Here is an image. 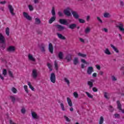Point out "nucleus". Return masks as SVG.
<instances>
[{
  "label": "nucleus",
  "instance_id": "obj_1",
  "mask_svg": "<svg viewBox=\"0 0 124 124\" xmlns=\"http://www.w3.org/2000/svg\"><path fill=\"white\" fill-rule=\"evenodd\" d=\"M6 47L5 38L1 34H0V48L4 50Z\"/></svg>",
  "mask_w": 124,
  "mask_h": 124
},
{
  "label": "nucleus",
  "instance_id": "obj_2",
  "mask_svg": "<svg viewBox=\"0 0 124 124\" xmlns=\"http://www.w3.org/2000/svg\"><path fill=\"white\" fill-rule=\"evenodd\" d=\"M118 24H116V27L118 28L120 31H122L123 33H124V24H122L121 22H119Z\"/></svg>",
  "mask_w": 124,
  "mask_h": 124
},
{
  "label": "nucleus",
  "instance_id": "obj_3",
  "mask_svg": "<svg viewBox=\"0 0 124 124\" xmlns=\"http://www.w3.org/2000/svg\"><path fill=\"white\" fill-rule=\"evenodd\" d=\"M50 81L52 83H56V75L55 73H52L50 75Z\"/></svg>",
  "mask_w": 124,
  "mask_h": 124
},
{
  "label": "nucleus",
  "instance_id": "obj_4",
  "mask_svg": "<svg viewBox=\"0 0 124 124\" xmlns=\"http://www.w3.org/2000/svg\"><path fill=\"white\" fill-rule=\"evenodd\" d=\"M55 28L58 30V31H62L65 29L64 27L61 25H56Z\"/></svg>",
  "mask_w": 124,
  "mask_h": 124
},
{
  "label": "nucleus",
  "instance_id": "obj_5",
  "mask_svg": "<svg viewBox=\"0 0 124 124\" xmlns=\"http://www.w3.org/2000/svg\"><path fill=\"white\" fill-rule=\"evenodd\" d=\"M37 76H38L37 70H36L35 69H33L32 71V78L34 79H36V78H37Z\"/></svg>",
  "mask_w": 124,
  "mask_h": 124
},
{
  "label": "nucleus",
  "instance_id": "obj_6",
  "mask_svg": "<svg viewBox=\"0 0 124 124\" xmlns=\"http://www.w3.org/2000/svg\"><path fill=\"white\" fill-rule=\"evenodd\" d=\"M94 79H90V81H88L87 85L89 86V89H92L93 87V83H94Z\"/></svg>",
  "mask_w": 124,
  "mask_h": 124
},
{
  "label": "nucleus",
  "instance_id": "obj_7",
  "mask_svg": "<svg viewBox=\"0 0 124 124\" xmlns=\"http://www.w3.org/2000/svg\"><path fill=\"white\" fill-rule=\"evenodd\" d=\"M23 14L24 17L26 18V19H27L29 21H31L32 20L31 16H30V15H29V14L26 12H23Z\"/></svg>",
  "mask_w": 124,
  "mask_h": 124
},
{
  "label": "nucleus",
  "instance_id": "obj_8",
  "mask_svg": "<svg viewBox=\"0 0 124 124\" xmlns=\"http://www.w3.org/2000/svg\"><path fill=\"white\" fill-rule=\"evenodd\" d=\"M59 23H60L61 25H65L66 26H67V25H68V22H67V20L64 19H59Z\"/></svg>",
  "mask_w": 124,
  "mask_h": 124
},
{
  "label": "nucleus",
  "instance_id": "obj_9",
  "mask_svg": "<svg viewBox=\"0 0 124 124\" xmlns=\"http://www.w3.org/2000/svg\"><path fill=\"white\" fill-rule=\"evenodd\" d=\"M117 108L120 110V111H122V113L124 114V109L123 110L122 109V104H121V102L120 101H117Z\"/></svg>",
  "mask_w": 124,
  "mask_h": 124
},
{
  "label": "nucleus",
  "instance_id": "obj_10",
  "mask_svg": "<svg viewBox=\"0 0 124 124\" xmlns=\"http://www.w3.org/2000/svg\"><path fill=\"white\" fill-rule=\"evenodd\" d=\"M69 8H67V9H65L63 11V13L65 14L66 16H68L69 17L70 16H71V13L70 12H69Z\"/></svg>",
  "mask_w": 124,
  "mask_h": 124
},
{
  "label": "nucleus",
  "instance_id": "obj_11",
  "mask_svg": "<svg viewBox=\"0 0 124 124\" xmlns=\"http://www.w3.org/2000/svg\"><path fill=\"white\" fill-rule=\"evenodd\" d=\"M87 72L88 75H91L92 73L93 72V66L88 67Z\"/></svg>",
  "mask_w": 124,
  "mask_h": 124
},
{
  "label": "nucleus",
  "instance_id": "obj_12",
  "mask_svg": "<svg viewBox=\"0 0 124 124\" xmlns=\"http://www.w3.org/2000/svg\"><path fill=\"white\" fill-rule=\"evenodd\" d=\"M8 8L10 10V13L12 14V16H15V13H14V9L12 7L11 5H8Z\"/></svg>",
  "mask_w": 124,
  "mask_h": 124
},
{
  "label": "nucleus",
  "instance_id": "obj_13",
  "mask_svg": "<svg viewBox=\"0 0 124 124\" xmlns=\"http://www.w3.org/2000/svg\"><path fill=\"white\" fill-rule=\"evenodd\" d=\"M48 49L51 53V54H53V51H54V46H53V45L52 43H49L48 45Z\"/></svg>",
  "mask_w": 124,
  "mask_h": 124
},
{
  "label": "nucleus",
  "instance_id": "obj_14",
  "mask_svg": "<svg viewBox=\"0 0 124 124\" xmlns=\"http://www.w3.org/2000/svg\"><path fill=\"white\" fill-rule=\"evenodd\" d=\"M7 52H15V47L10 46L7 48Z\"/></svg>",
  "mask_w": 124,
  "mask_h": 124
},
{
  "label": "nucleus",
  "instance_id": "obj_15",
  "mask_svg": "<svg viewBox=\"0 0 124 124\" xmlns=\"http://www.w3.org/2000/svg\"><path fill=\"white\" fill-rule=\"evenodd\" d=\"M72 14L75 19H79V15H78L77 12L72 11Z\"/></svg>",
  "mask_w": 124,
  "mask_h": 124
},
{
  "label": "nucleus",
  "instance_id": "obj_16",
  "mask_svg": "<svg viewBox=\"0 0 124 124\" xmlns=\"http://www.w3.org/2000/svg\"><path fill=\"white\" fill-rule=\"evenodd\" d=\"M32 117L33 119H36V120L39 119V117L37 115V114L34 111H31Z\"/></svg>",
  "mask_w": 124,
  "mask_h": 124
},
{
  "label": "nucleus",
  "instance_id": "obj_17",
  "mask_svg": "<svg viewBox=\"0 0 124 124\" xmlns=\"http://www.w3.org/2000/svg\"><path fill=\"white\" fill-rule=\"evenodd\" d=\"M65 59L67 60V62H71L72 60V56H71V54H68L66 56Z\"/></svg>",
  "mask_w": 124,
  "mask_h": 124
},
{
  "label": "nucleus",
  "instance_id": "obj_18",
  "mask_svg": "<svg viewBox=\"0 0 124 124\" xmlns=\"http://www.w3.org/2000/svg\"><path fill=\"white\" fill-rule=\"evenodd\" d=\"M77 27V24L75 23H73L70 24L68 28L71 30H74V29H76Z\"/></svg>",
  "mask_w": 124,
  "mask_h": 124
},
{
  "label": "nucleus",
  "instance_id": "obj_19",
  "mask_svg": "<svg viewBox=\"0 0 124 124\" xmlns=\"http://www.w3.org/2000/svg\"><path fill=\"white\" fill-rule=\"evenodd\" d=\"M57 35L59 38H60V39H62V40H65V39H66L65 37L63 36L62 34L61 33H57Z\"/></svg>",
  "mask_w": 124,
  "mask_h": 124
},
{
  "label": "nucleus",
  "instance_id": "obj_20",
  "mask_svg": "<svg viewBox=\"0 0 124 124\" xmlns=\"http://www.w3.org/2000/svg\"><path fill=\"white\" fill-rule=\"evenodd\" d=\"M73 63L75 65H77L79 63V59L77 57H75L73 60Z\"/></svg>",
  "mask_w": 124,
  "mask_h": 124
},
{
  "label": "nucleus",
  "instance_id": "obj_21",
  "mask_svg": "<svg viewBox=\"0 0 124 124\" xmlns=\"http://www.w3.org/2000/svg\"><path fill=\"white\" fill-rule=\"evenodd\" d=\"M56 16H54L51 17V18L49 20L48 23L49 24H52L53 22H55L56 21Z\"/></svg>",
  "mask_w": 124,
  "mask_h": 124
},
{
  "label": "nucleus",
  "instance_id": "obj_22",
  "mask_svg": "<svg viewBox=\"0 0 124 124\" xmlns=\"http://www.w3.org/2000/svg\"><path fill=\"white\" fill-rule=\"evenodd\" d=\"M67 101L68 102L69 106H70V107H72V101H71V99L69 98V97L67 98Z\"/></svg>",
  "mask_w": 124,
  "mask_h": 124
},
{
  "label": "nucleus",
  "instance_id": "obj_23",
  "mask_svg": "<svg viewBox=\"0 0 124 124\" xmlns=\"http://www.w3.org/2000/svg\"><path fill=\"white\" fill-rule=\"evenodd\" d=\"M41 23V21L38 17H37L35 19V24L36 25H39Z\"/></svg>",
  "mask_w": 124,
  "mask_h": 124
},
{
  "label": "nucleus",
  "instance_id": "obj_24",
  "mask_svg": "<svg viewBox=\"0 0 124 124\" xmlns=\"http://www.w3.org/2000/svg\"><path fill=\"white\" fill-rule=\"evenodd\" d=\"M28 58L30 61H32V62H35V59H34V58H33V56H32V55H31V54H29L28 55Z\"/></svg>",
  "mask_w": 124,
  "mask_h": 124
},
{
  "label": "nucleus",
  "instance_id": "obj_25",
  "mask_svg": "<svg viewBox=\"0 0 124 124\" xmlns=\"http://www.w3.org/2000/svg\"><path fill=\"white\" fill-rule=\"evenodd\" d=\"M58 58L60 60H62L63 59V53L62 52H60L58 54Z\"/></svg>",
  "mask_w": 124,
  "mask_h": 124
},
{
  "label": "nucleus",
  "instance_id": "obj_26",
  "mask_svg": "<svg viewBox=\"0 0 124 124\" xmlns=\"http://www.w3.org/2000/svg\"><path fill=\"white\" fill-rule=\"evenodd\" d=\"M10 98H11L12 102H13V104H14L15 103V101H16V98L15 97H14L13 95H11L10 96Z\"/></svg>",
  "mask_w": 124,
  "mask_h": 124
},
{
  "label": "nucleus",
  "instance_id": "obj_27",
  "mask_svg": "<svg viewBox=\"0 0 124 124\" xmlns=\"http://www.w3.org/2000/svg\"><path fill=\"white\" fill-rule=\"evenodd\" d=\"M110 46L111 47V48H112L113 49V50L115 51V52H116V53H119V50H118V48H117V47H115V46H114V45L111 44L110 45Z\"/></svg>",
  "mask_w": 124,
  "mask_h": 124
},
{
  "label": "nucleus",
  "instance_id": "obj_28",
  "mask_svg": "<svg viewBox=\"0 0 124 124\" xmlns=\"http://www.w3.org/2000/svg\"><path fill=\"white\" fill-rule=\"evenodd\" d=\"M84 32L86 34L90 33L91 32V28H90V27H87L86 29H85Z\"/></svg>",
  "mask_w": 124,
  "mask_h": 124
},
{
  "label": "nucleus",
  "instance_id": "obj_29",
  "mask_svg": "<svg viewBox=\"0 0 124 124\" xmlns=\"http://www.w3.org/2000/svg\"><path fill=\"white\" fill-rule=\"evenodd\" d=\"M10 29H9V28L7 27L5 30V33L6 35H7V36H9V33L10 32Z\"/></svg>",
  "mask_w": 124,
  "mask_h": 124
},
{
  "label": "nucleus",
  "instance_id": "obj_30",
  "mask_svg": "<svg viewBox=\"0 0 124 124\" xmlns=\"http://www.w3.org/2000/svg\"><path fill=\"white\" fill-rule=\"evenodd\" d=\"M28 85L29 86V88L32 90V91H34V88L32 87L31 85V82L28 81Z\"/></svg>",
  "mask_w": 124,
  "mask_h": 124
},
{
  "label": "nucleus",
  "instance_id": "obj_31",
  "mask_svg": "<svg viewBox=\"0 0 124 124\" xmlns=\"http://www.w3.org/2000/svg\"><path fill=\"white\" fill-rule=\"evenodd\" d=\"M104 17H105V18H109V17H111V15L108 13H105L104 14Z\"/></svg>",
  "mask_w": 124,
  "mask_h": 124
},
{
  "label": "nucleus",
  "instance_id": "obj_32",
  "mask_svg": "<svg viewBox=\"0 0 124 124\" xmlns=\"http://www.w3.org/2000/svg\"><path fill=\"white\" fill-rule=\"evenodd\" d=\"M78 56L79 57H81L82 58H86L87 57V55L85 54H83V53H78Z\"/></svg>",
  "mask_w": 124,
  "mask_h": 124
},
{
  "label": "nucleus",
  "instance_id": "obj_33",
  "mask_svg": "<svg viewBox=\"0 0 124 124\" xmlns=\"http://www.w3.org/2000/svg\"><path fill=\"white\" fill-rule=\"evenodd\" d=\"M41 50L42 52H45V46L43 44H41Z\"/></svg>",
  "mask_w": 124,
  "mask_h": 124
},
{
  "label": "nucleus",
  "instance_id": "obj_34",
  "mask_svg": "<svg viewBox=\"0 0 124 124\" xmlns=\"http://www.w3.org/2000/svg\"><path fill=\"white\" fill-rule=\"evenodd\" d=\"M54 65L56 70L58 71V70H59V66L58 65V63L56 61L54 62Z\"/></svg>",
  "mask_w": 124,
  "mask_h": 124
},
{
  "label": "nucleus",
  "instance_id": "obj_35",
  "mask_svg": "<svg viewBox=\"0 0 124 124\" xmlns=\"http://www.w3.org/2000/svg\"><path fill=\"white\" fill-rule=\"evenodd\" d=\"M104 52L107 55H111V52H110V50H109V49L106 48V50L104 51Z\"/></svg>",
  "mask_w": 124,
  "mask_h": 124
},
{
  "label": "nucleus",
  "instance_id": "obj_36",
  "mask_svg": "<svg viewBox=\"0 0 124 124\" xmlns=\"http://www.w3.org/2000/svg\"><path fill=\"white\" fill-rule=\"evenodd\" d=\"M52 15L54 16H56V12L55 11V8L53 7H52V9L51 11Z\"/></svg>",
  "mask_w": 124,
  "mask_h": 124
},
{
  "label": "nucleus",
  "instance_id": "obj_37",
  "mask_svg": "<svg viewBox=\"0 0 124 124\" xmlns=\"http://www.w3.org/2000/svg\"><path fill=\"white\" fill-rule=\"evenodd\" d=\"M78 21L80 24H85V23H86V21L81 18H78Z\"/></svg>",
  "mask_w": 124,
  "mask_h": 124
},
{
  "label": "nucleus",
  "instance_id": "obj_38",
  "mask_svg": "<svg viewBox=\"0 0 124 124\" xmlns=\"http://www.w3.org/2000/svg\"><path fill=\"white\" fill-rule=\"evenodd\" d=\"M8 73L10 77H11V78H14V76H13V73L10 70L8 71Z\"/></svg>",
  "mask_w": 124,
  "mask_h": 124
},
{
  "label": "nucleus",
  "instance_id": "obj_39",
  "mask_svg": "<svg viewBox=\"0 0 124 124\" xmlns=\"http://www.w3.org/2000/svg\"><path fill=\"white\" fill-rule=\"evenodd\" d=\"M104 121V119L103 118V117L101 116L100 118L99 124H103Z\"/></svg>",
  "mask_w": 124,
  "mask_h": 124
},
{
  "label": "nucleus",
  "instance_id": "obj_40",
  "mask_svg": "<svg viewBox=\"0 0 124 124\" xmlns=\"http://www.w3.org/2000/svg\"><path fill=\"white\" fill-rule=\"evenodd\" d=\"M85 93L87 94V96L89 97V98H93V95L91 94V93H89V92H85Z\"/></svg>",
  "mask_w": 124,
  "mask_h": 124
},
{
  "label": "nucleus",
  "instance_id": "obj_41",
  "mask_svg": "<svg viewBox=\"0 0 124 124\" xmlns=\"http://www.w3.org/2000/svg\"><path fill=\"white\" fill-rule=\"evenodd\" d=\"M64 81L67 84L68 86H69L70 84L69 80L67 78H64Z\"/></svg>",
  "mask_w": 124,
  "mask_h": 124
},
{
  "label": "nucleus",
  "instance_id": "obj_42",
  "mask_svg": "<svg viewBox=\"0 0 124 124\" xmlns=\"http://www.w3.org/2000/svg\"><path fill=\"white\" fill-rule=\"evenodd\" d=\"M2 74L4 76H5L7 74V71L6 70V69H3Z\"/></svg>",
  "mask_w": 124,
  "mask_h": 124
},
{
  "label": "nucleus",
  "instance_id": "obj_43",
  "mask_svg": "<svg viewBox=\"0 0 124 124\" xmlns=\"http://www.w3.org/2000/svg\"><path fill=\"white\" fill-rule=\"evenodd\" d=\"M24 89L25 92L27 93H29V90H28V86L24 85Z\"/></svg>",
  "mask_w": 124,
  "mask_h": 124
},
{
  "label": "nucleus",
  "instance_id": "obj_44",
  "mask_svg": "<svg viewBox=\"0 0 124 124\" xmlns=\"http://www.w3.org/2000/svg\"><path fill=\"white\" fill-rule=\"evenodd\" d=\"M28 7H29V10H30V11H32L34 9L33 7L31 5H29Z\"/></svg>",
  "mask_w": 124,
  "mask_h": 124
},
{
  "label": "nucleus",
  "instance_id": "obj_45",
  "mask_svg": "<svg viewBox=\"0 0 124 124\" xmlns=\"http://www.w3.org/2000/svg\"><path fill=\"white\" fill-rule=\"evenodd\" d=\"M58 14L59 17H63V14L62 12L61 11L58 12Z\"/></svg>",
  "mask_w": 124,
  "mask_h": 124
},
{
  "label": "nucleus",
  "instance_id": "obj_46",
  "mask_svg": "<svg viewBox=\"0 0 124 124\" xmlns=\"http://www.w3.org/2000/svg\"><path fill=\"white\" fill-rule=\"evenodd\" d=\"M12 91L13 92V93H17V89H16V88H15V87H13L12 88Z\"/></svg>",
  "mask_w": 124,
  "mask_h": 124
},
{
  "label": "nucleus",
  "instance_id": "obj_47",
  "mask_svg": "<svg viewBox=\"0 0 124 124\" xmlns=\"http://www.w3.org/2000/svg\"><path fill=\"white\" fill-rule=\"evenodd\" d=\"M61 107L62 108V111L65 110V109L64 108V105H63V103L61 104Z\"/></svg>",
  "mask_w": 124,
  "mask_h": 124
},
{
  "label": "nucleus",
  "instance_id": "obj_48",
  "mask_svg": "<svg viewBox=\"0 0 124 124\" xmlns=\"http://www.w3.org/2000/svg\"><path fill=\"white\" fill-rule=\"evenodd\" d=\"M114 118H117V119H120V118H121V116L119 114H115Z\"/></svg>",
  "mask_w": 124,
  "mask_h": 124
},
{
  "label": "nucleus",
  "instance_id": "obj_49",
  "mask_svg": "<svg viewBox=\"0 0 124 124\" xmlns=\"http://www.w3.org/2000/svg\"><path fill=\"white\" fill-rule=\"evenodd\" d=\"M21 112L22 114H25L26 113V109L25 108H23L21 109Z\"/></svg>",
  "mask_w": 124,
  "mask_h": 124
},
{
  "label": "nucleus",
  "instance_id": "obj_50",
  "mask_svg": "<svg viewBox=\"0 0 124 124\" xmlns=\"http://www.w3.org/2000/svg\"><path fill=\"white\" fill-rule=\"evenodd\" d=\"M74 96H75V97L76 98H78V93H77V92H74Z\"/></svg>",
  "mask_w": 124,
  "mask_h": 124
},
{
  "label": "nucleus",
  "instance_id": "obj_51",
  "mask_svg": "<svg viewBox=\"0 0 124 124\" xmlns=\"http://www.w3.org/2000/svg\"><path fill=\"white\" fill-rule=\"evenodd\" d=\"M81 62L83 63H85L86 64H88V62H87L86 61V60H85V59H81Z\"/></svg>",
  "mask_w": 124,
  "mask_h": 124
},
{
  "label": "nucleus",
  "instance_id": "obj_52",
  "mask_svg": "<svg viewBox=\"0 0 124 124\" xmlns=\"http://www.w3.org/2000/svg\"><path fill=\"white\" fill-rule=\"evenodd\" d=\"M64 118L65 119L66 122H68L69 123L70 122V119H69L67 116H64Z\"/></svg>",
  "mask_w": 124,
  "mask_h": 124
},
{
  "label": "nucleus",
  "instance_id": "obj_53",
  "mask_svg": "<svg viewBox=\"0 0 124 124\" xmlns=\"http://www.w3.org/2000/svg\"><path fill=\"white\" fill-rule=\"evenodd\" d=\"M109 110L110 112H113L114 111V108H113V107H112V106H109Z\"/></svg>",
  "mask_w": 124,
  "mask_h": 124
},
{
  "label": "nucleus",
  "instance_id": "obj_54",
  "mask_svg": "<svg viewBox=\"0 0 124 124\" xmlns=\"http://www.w3.org/2000/svg\"><path fill=\"white\" fill-rule=\"evenodd\" d=\"M93 92L96 93V92H97L98 91V89H97V88H96V87H93Z\"/></svg>",
  "mask_w": 124,
  "mask_h": 124
},
{
  "label": "nucleus",
  "instance_id": "obj_55",
  "mask_svg": "<svg viewBox=\"0 0 124 124\" xmlns=\"http://www.w3.org/2000/svg\"><path fill=\"white\" fill-rule=\"evenodd\" d=\"M104 97H105V98L107 99H109V97H108V96H107V92L104 93Z\"/></svg>",
  "mask_w": 124,
  "mask_h": 124
},
{
  "label": "nucleus",
  "instance_id": "obj_56",
  "mask_svg": "<svg viewBox=\"0 0 124 124\" xmlns=\"http://www.w3.org/2000/svg\"><path fill=\"white\" fill-rule=\"evenodd\" d=\"M95 66H96L97 69H98V70H100V68H101L100 65H96Z\"/></svg>",
  "mask_w": 124,
  "mask_h": 124
},
{
  "label": "nucleus",
  "instance_id": "obj_57",
  "mask_svg": "<svg viewBox=\"0 0 124 124\" xmlns=\"http://www.w3.org/2000/svg\"><path fill=\"white\" fill-rule=\"evenodd\" d=\"M97 19L98 20V21H99V22H100V23H102V20L100 19V17H97Z\"/></svg>",
  "mask_w": 124,
  "mask_h": 124
},
{
  "label": "nucleus",
  "instance_id": "obj_58",
  "mask_svg": "<svg viewBox=\"0 0 124 124\" xmlns=\"http://www.w3.org/2000/svg\"><path fill=\"white\" fill-rule=\"evenodd\" d=\"M93 77H94V78H95L96 76H97V74L96 73H94L93 75Z\"/></svg>",
  "mask_w": 124,
  "mask_h": 124
},
{
  "label": "nucleus",
  "instance_id": "obj_59",
  "mask_svg": "<svg viewBox=\"0 0 124 124\" xmlns=\"http://www.w3.org/2000/svg\"><path fill=\"white\" fill-rule=\"evenodd\" d=\"M102 31H104L105 32H108V29H106V28H103L102 29Z\"/></svg>",
  "mask_w": 124,
  "mask_h": 124
},
{
  "label": "nucleus",
  "instance_id": "obj_60",
  "mask_svg": "<svg viewBox=\"0 0 124 124\" xmlns=\"http://www.w3.org/2000/svg\"><path fill=\"white\" fill-rule=\"evenodd\" d=\"M79 40L81 41V42H82V43H85V40H84V39H83L82 38H80Z\"/></svg>",
  "mask_w": 124,
  "mask_h": 124
},
{
  "label": "nucleus",
  "instance_id": "obj_61",
  "mask_svg": "<svg viewBox=\"0 0 124 124\" xmlns=\"http://www.w3.org/2000/svg\"><path fill=\"white\" fill-rule=\"evenodd\" d=\"M112 81H117V78H116V77L114 76L112 77Z\"/></svg>",
  "mask_w": 124,
  "mask_h": 124
},
{
  "label": "nucleus",
  "instance_id": "obj_62",
  "mask_svg": "<svg viewBox=\"0 0 124 124\" xmlns=\"http://www.w3.org/2000/svg\"><path fill=\"white\" fill-rule=\"evenodd\" d=\"M0 4H5V3H6V1H2L0 2Z\"/></svg>",
  "mask_w": 124,
  "mask_h": 124
},
{
  "label": "nucleus",
  "instance_id": "obj_63",
  "mask_svg": "<svg viewBox=\"0 0 124 124\" xmlns=\"http://www.w3.org/2000/svg\"><path fill=\"white\" fill-rule=\"evenodd\" d=\"M47 66L48 68H51V67H52V65H51V64H50V63H47Z\"/></svg>",
  "mask_w": 124,
  "mask_h": 124
},
{
  "label": "nucleus",
  "instance_id": "obj_64",
  "mask_svg": "<svg viewBox=\"0 0 124 124\" xmlns=\"http://www.w3.org/2000/svg\"><path fill=\"white\" fill-rule=\"evenodd\" d=\"M10 124H16V123H15L14 122H13V121H12V120H10Z\"/></svg>",
  "mask_w": 124,
  "mask_h": 124
}]
</instances>
